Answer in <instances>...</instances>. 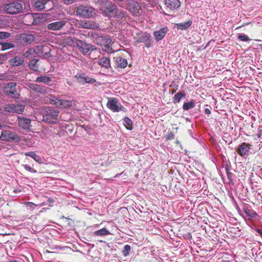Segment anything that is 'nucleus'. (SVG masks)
Instances as JSON below:
<instances>
[{"instance_id": "f257e3e1", "label": "nucleus", "mask_w": 262, "mask_h": 262, "mask_svg": "<svg viewBox=\"0 0 262 262\" xmlns=\"http://www.w3.org/2000/svg\"><path fill=\"white\" fill-rule=\"evenodd\" d=\"M101 5L100 11L103 12L107 16H115L118 17H122L124 16L123 13L120 12L119 14H117V6L116 5L108 0H101L100 1Z\"/></svg>"}, {"instance_id": "f03ea898", "label": "nucleus", "mask_w": 262, "mask_h": 262, "mask_svg": "<svg viewBox=\"0 0 262 262\" xmlns=\"http://www.w3.org/2000/svg\"><path fill=\"white\" fill-rule=\"evenodd\" d=\"M4 12L7 14L15 15L23 13V4L21 0H10L3 5Z\"/></svg>"}, {"instance_id": "7ed1b4c3", "label": "nucleus", "mask_w": 262, "mask_h": 262, "mask_svg": "<svg viewBox=\"0 0 262 262\" xmlns=\"http://www.w3.org/2000/svg\"><path fill=\"white\" fill-rule=\"evenodd\" d=\"M66 42L67 44L72 45V43L76 44L78 49L84 55H85L90 51H94L96 50L95 46L91 44H88L85 42L81 40L76 39L75 37H70L66 39H64Z\"/></svg>"}, {"instance_id": "20e7f679", "label": "nucleus", "mask_w": 262, "mask_h": 262, "mask_svg": "<svg viewBox=\"0 0 262 262\" xmlns=\"http://www.w3.org/2000/svg\"><path fill=\"white\" fill-rule=\"evenodd\" d=\"M76 15L83 18H91L97 15V10L89 5H80L76 8Z\"/></svg>"}, {"instance_id": "39448f33", "label": "nucleus", "mask_w": 262, "mask_h": 262, "mask_svg": "<svg viewBox=\"0 0 262 262\" xmlns=\"http://www.w3.org/2000/svg\"><path fill=\"white\" fill-rule=\"evenodd\" d=\"M59 113L56 110L46 109L43 112L42 121L48 123H55L57 122Z\"/></svg>"}, {"instance_id": "423d86ee", "label": "nucleus", "mask_w": 262, "mask_h": 262, "mask_svg": "<svg viewBox=\"0 0 262 262\" xmlns=\"http://www.w3.org/2000/svg\"><path fill=\"white\" fill-rule=\"evenodd\" d=\"M0 139L7 142H19L21 140V138L14 132L4 130L1 133Z\"/></svg>"}, {"instance_id": "0eeeda50", "label": "nucleus", "mask_w": 262, "mask_h": 262, "mask_svg": "<svg viewBox=\"0 0 262 262\" xmlns=\"http://www.w3.org/2000/svg\"><path fill=\"white\" fill-rule=\"evenodd\" d=\"M4 93L14 99L19 98V95L16 91V84L14 82H9L4 88Z\"/></svg>"}, {"instance_id": "6e6552de", "label": "nucleus", "mask_w": 262, "mask_h": 262, "mask_svg": "<svg viewBox=\"0 0 262 262\" xmlns=\"http://www.w3.org/2000/svg\"><path fill=\"white\" fill-rule=\"evenodd\" d=\"M25 110V106L21 104H6L4 106V110L9 113L21 114Z\"/></svg>"}, {"instance_id": "1a4fd4ad", "label": "nucleus", "mask_w": 262, "mask_h": 262, "mask_svg": "<svg viewBox=\"0 0 262 262\" xmlns=\"http://www.w3.org/2000/svg\"><path fill=\"white\" fill-rule=\"evenodd\" d=\"M78 27L86 29L96 30L99 28V25L92 20H80L78 23Z\"/></svg>"}, {"instance_id": "9d476101", "label": "nucleus", "mask_w": 262, "mask_h": 262, "mask_svg": "<svg viewBox=\"0 0 262 262\" xmlns=\"http://www.w3.org/2000/svg\"><path fill=\"white\" fill-rule=\"evenodd\" d=\"M107 107L114 112L124 111V107L118 103V100L115 98H110L107 103Z\"/></svg>"}, {"instance_id": "9b49d317", "label": "nucleus", "mask_w": 262, "mask_h": 262, "mask_svg": "<svg viewBox=\"0 0 262 262\" xmlns=\"http://www.w3.org/2000/svg\"><path fill=\"white\" fill-rule=\"evenodd\" d=\"M51 103L55 105L57 107L61 108H69L72 106V101L54 98L51 100Z\"/></svg>"}, {"instance_id": "f8f14e48", "label": "nucleus", "mask_w": 262, "mask_h": 262, "mask_svg": "<svg viewBox=\"0 0 262 262\" xmlns=\"http://www.w3.org/2000/svg\"><path fill=\"white\" fill-rule=\"evenodd\" d=\"M35 37L33 35L31 34H21L18 38V41L23 46L30 44L34 41Z\"/></svg>"}, {"instance_id": "ddd939ff", "label": "nucleus", "mask_w": 262, "mask_h": 262, "mask_svg": "<svg viewBox=\"0 0 262 262\" xmlns=\"http://www.w3.org/2000/svg\"><path fill=\"white\" fill-rule=\"evenodd\" d=\"M74 78L78 83L83 84L85 83H93L96 81L95 79L86 76L84 73L77 74L75 75Z\"/></svg>"}, {"instance_id": "4468645a", "label": "nucleus", "mask_w": 262, "mask_h": 262, "mask_svg": "<svg viewBox=\"0 0 262 262\" xmlns=\"http://www.w3.org/2000/svg\"><path fill=\"white\" fill-rule=\"evenodd\" d=\"M29 88L35 92L41 94H45L51 91V89L49 88L37 84H30Z\"/></svg>"}, {"instance_id": "2eb2a0df", "label": "nucleus", "mask_w": 262, "mask_h": 262, "mask_svg": "<svg viewBox=\"0 0 262 262\" xmlns=\"http://www.w3.org/2000/svg\"><path fill=\"white\" fill-rule=\"evenodd\" d=\"M166 9L169 11H174L179 8L181 2L179 0H164Z\"/></svg>"}, {"instance_id": "dca6fc26", "label": "nucleus", "mask_w": 262, "mask_h": 262, "mask_svg": "<svg viewBox=\"0 0 262 262\" xmlns=\"http://www.w3.org/2000/svg\"><path fill=\"white\" fill-rule=\"evenodd\" d=\"M136 41L137 43L144 42L146 47L149 48L151 45V36L149 34L145 33L138 37Z\"/></svg>"}, {"instance_id": "f3484780", "label": "nucleus", "mask_w": 262, "mask_h": 262, "mask_svg": "<svg viewBox=\"0 0 262 262\" xmlns=\"http://www.w3.org/2000/svg\"><path fill=\"white\" fill-rule=\"evenodd\" d=\"M66 20H61L59 21H55L49 24L47 26V28L50 30L57 31L60 30L67 23Z\"/></svg>"}, {"instance_id": "a211bd4d", "label": "nucleus", "mask_w": 262, "mask_h": 262, "mask_svg": "<svg viewBox=\"0 0 262 262\" xmlns=\"http://www.w3.org/2000/svg\"><path fill=\"white\" fill-rule=\"evenodd\" d=\"M50 49L48 46L41 45L38 46L36 49V53L38 56L46 57L49 54Z\"/></svg>"}, {"instance_id": "6ab92c4d", "label": "nucleus", "mask_w": 262, "mask_h": 262, "mask_svg": "<svg viewBox=\"0 0 262 262\" xmlns=\"http://www.w3.org/2000/svg\"><path fill=\"white\" fill-rule=\"evenodd\" d=\"M250 146L249 144L243 143L238 146L237 152L241 156H244L249 152Z\"/></svg>"}, {"instance_id": "aec40b11", "label": "nucleus", "mask_w": 262, "mask_h": 262, "mask_svg": "<svg viewBox=\"0 0 262 262\" xmlns=\"http://www.w3.org/2000/svg\"><path fill=\"white\" fill-rule=\"evenodd\" d=\"M113 59L117 67L125 68L127 66V61L123 57L119 56L114 57Z\"/></svg>"}, {"instance_id": "412c9836", "label": "nucleus", "mask_w": 262, "mask_h": 262, "mask_svg": "<svg viewBox=\"0 0 262 262\" xmlns=\"http://www.w3.org/2000/svg\"><path fill=\"white\" fill-rule=\"evenodd\" d=\"M19 126L24 129H28L31 123V120L29 118L24 117H18Z\"/></svg>"}, {"instance_id": "4be33fe9", "label": "nucleus", "mask_w": 262, "mask_h": 262, "mask_svg": "<svg viewBox=\"0 0 262 262\" xmlns=\"http://www.w3.org/2000/svg\"><path fill=\"white\" fill-rule=\"evenodd\" d=\"M10 65L13 67L19 66L23 64L24 60L23 57L19 56H15L9 61Z\"/></svg>"}, {"instance_id": "5701e85b", "label": "nucleus", "mask_w": 262, "mask_h": 262, "mask_svg": "<svg viewBox=\"0 0 262 262\" xmlns=\"http://www.w3.org/2000/svg\"><path fill=\"white\" fill-rule=\"evenodd\" d=\"M243 211L249 219H256L258 216L257 213L253 210L249 208L247 205H245L243 207Z\"/></svg>"}, {"instance_id": "b1692460", "label": "nucleus", "mask_w": 262, "mask_h": 262, "mask_svg": "<svg viewBox=\"0 0 262 262\" xmlns=\"http://www.w3.org/2000/svg\"><path fill=\"white\" fill-rule=\"evenodd\" d=\"M98 63L99 65L102 67L105 68L106 69H108V68L111 67L110 60L109 57H102L99 58H98Z\"/></svg>"}, {"instance_id": "393cba45", "label": "nucleus", "mask_w": 262, "mask_h": 262, "mask_svg": "<svg viewBox=\"0 0 262 262\" xmlns=\"http://www.w3.org/2000/svg\"><path fill=\"white\" fill-rule=\"evenodd\" d=\"M167 30V28H164L154 32V35L157 41L161 40L165 36Z\"/></svg>"}, {"instance_id": "a878e982", "label": "nucleus", "mask_w": 262, "mask_h": 262, "mask_svg": "<svg viewBox=\"0 0 262 262\" xmlns=\"http://www.w3.org/2000/svg\"><path fill=\"white\" fill-rule=\"evenodd\" d=\"M35 81L36 82L43 83L47 84L48 85H50V84L51 83V82L52 81V79H51V77H50L48 76H46V75H43V76H41L38 77L36 79Z\"/></svg>"}, {"instance_id": "bb28decb", "label": "nucleus", "mask_w": 262, "mask_h": 262, "mask_svg": "<svg viewBox=\"0 0 262 262\" xmlns=\"http://www.w3.org/2000/svg\"><path fill=\"white\" fill-rule=\"evenodd\" d=\"M49 1V0H37L34 4V7L38 11L42 10L45 8V5Z\"/></svg>"}, {"instance_id": "cd10ccee", "label": "nucleus", "mask_w": 262, "mask_h": 262, "mask_svg": "<svg viewBox=\"0 0 262 262\" xmlns=\"http://www.w3.org/2000/svg\"><path fill=\"white\" fill-rule=\"evenodd\" d=\"M38 59H33L30 60L28 63L29 68L35 72H38L39 65L37 63Z\"/></svg>"}, {"instance_id": "c85d7f7f", "label": "nucleus", "mask_w": 262, "mask_h": 262, "mask_svg": "<svg viewBox=\"0 0 262 262\" xmlns=\"http://www.w3.org/2000/svg\"><path fill=\"white\" fill-rule=\"evenodd\" d=\"M0 45L2 46L1 50L2 51L12 49L15 47L14 44L12 42L0 41Z\"/></svg>"}, {"instance_id": "c756f323", "label": "nucleus", "mask_w": 262, "mask_h": 262, "mask_svg": "<svg viewBox=\"0 0 262 262\" xmlns=\"http://www.w3.org/2000/svg\"><path fill=\"white\" fill-rule=\"evenodd\" d=\"M26 156H30L35 161L40 163L41 162V158L38 155H37L34 152L30 151L25 152L24 154Z\"/></svg>"}, {"instance_id": "7c9ffc66", "label": "nucleus", "mask_w": 262, "mask_h": 262, "mask_svg": "<svg viewBox=\"0 0 262 262\" xmlns=\"http://www.w3.org/2000/svg\"><path fill=\"white\" fill-rule=\"evenodd\" d=\"M191 24L192 21L191 20H188L187 22L177 24L176 25L178 28L181 30H185L188 29L191 25Z\"/></svg>"}, {"instance_id": "2f4dec72", "label": "nucleus", "mask_w": 262, "mask_h": 262, "mask_svg": "<svg viewBox=\"0 0 262 262\" xmlns=\"http://www.w3.org/2000/svg\"><path fill=\"white\" fill-rule=\"evenodd\" d=\"M110 234V231L105 228L96 231L94 232V234L96 236H104Z\"/></svg>"}, {"instance_id": "473e14b6", "label": "nucleus", "mask_w": 262, "mask_h": 262, "mask_svg": "<svg viewBox=\"0 0 262 262\" xmlns=\"http://www.w3.org/2000/svg\"><path fill=\"white\" fill-rule=\"evenodd\" d=\"M185 97V93L184 92H179L177 93L173 98V102L174 103H177L180 102L181 99L182 98H184Z\"/></svg>"}, {"instance_id": "72a5a7b5", "label": "nucleus", "mask_w": 262, "mask_h": 262, "mask_svg": "<svg viewBox=\"0 0 262 262\" xmlns=\"http://www.w3.org/2000/svg\"><path fill=\"white\" fill-rule=\"evenodd\" d=\"M35 53L36 51L35 49L31 48L24 53L23 56L25 58H31Z\"/></svg>"}, {"instance_id": "f704fd0d", "label": "nucleus", "mask_w": 262, "mask_h": 262, "mask_svg": "<svg viewBox=\"0 0 262 262\" xmlns=\"http://www.w3.org/2000/svg\"><path fill=\"white\" fill-rule=\"evenodd\" d=\"M102 46L108 48L112 44V39L108 36H103Z\"/></svg>"}, {"instance_id": "c9c22d12", "label": "nucleus", "mask_w": 262, "mask_h": 262, "mask_svg": "<svg viewBox=\"0 0 262 262\" xmlns=\"http://www.w3.org/2000/svg\"><path fill=\"white\" fill-rule=\"evenodd\" d=\"M124 125L128 130H132L133 129V122L132 120L128 117L124 118Z\"/></svg>"}, {"instance_id": "e433bc0d", "label": "nucleus", "mask_w": 262, "mask_h": 262, "mask_svg": "<svg viewBox=\"0 0 262 262\" xmlns=\"http://www.w3.org/2000/svg\"><path fill=\"white\" fill-rule=\"evenodd\" d=\"M195 106V103L194 101H191L189 102H185L183 105V108L185 111H188L189 109L192 108Z\"/></svg>"}, {"instance_id": "4c0bfd02", "label": "nucleus", "mask_w": 262, "mask_h": 262, "mask_svg": "<svg viewBox=\"0 0 262 262\" xmlns=\"http://www.w3.org/2000/svg\"><path fill=\"white\" fill-rule=\"evenodd\" d=\"M131 248L130 246L128 245H126L124 246L123 250H122V254L124 256H127L129 254V252L130 251Z\"/></svg>"}, {"instance_id": "58836bf2", "label": "nucleus", "mask_w": 262, "mask_h": 262, "mask_svg": "<svg viewBox=\"0 0 262 262\" xmlns=\"http://www.w3.org/2000/svg\"><path fill=\"white\" fill-rule=\"evenodd\" d=\"M237 38L238 40L243 41H247L250 40L249 37L244 34H239Z\"/></svg>"}, {"instance_id": "ea45409f", "label": "nucleus", "mask_w": 262, "mask_h": 262, "mask_svg": "<svg viewBox=\"0 0 262 262\" xmlns=\"http://www.w3.org/2000/svg\"><path fill=\"white\" fill-rule=\"evenodd\" d=\"M10 35V33L7 32H0V39L8 38Z\"/></svg>"}, {"instance_id": "a19ab883", "label": "nucleus", "mask_w": 262, "mask_h": 262, "mask_svg": "<svg viewBox=\"0 0 262 262\" xmlns=\"http://www.w3.org/2000/svg\"><path fill=\"white\" fill-rule=\"evenodd\" d=\"M23 166L24 167V168L26 170H27L31 172L36 173L37 172V171L36 170L32 168L31 167H30V166H29L28 165H23Z\"/></svg>"}, {"instance_id": "79ce46f5", "label": "nucleus", "mask_w": 262, "mask_h": 262, "mask_svg": "<svg viewBox=\"0 0 262 262\" xmlns=\"http://www.w3.org/2000/svg\"><path fill=\"white\" fill-rule=\"evenodd\" d=\"M102 40H103V36H99L95 39V41L97 44H99L101 46H102Z\"/></svg>"}, {"instance_id": "37998d69", "label": "nucleus", "mask_w": 262, "mask_h": 262, "mask_svg": "<svg viewBox=\"0 0 262 262\" xmlns=\"http://www.w3.org/2000/svg\"><path fill=\"white\" fill-rule=\"evenodd\" d=\"M174 138V135L173 133H171L170 132L169 134H168V135H167V137H166V140H172Z\"/></svg>"}, {"instance_id": "c03bdc74", "label": "nucleus", "mask_w": 262, "mask_h": 262, "mask_svg": "<svg viewBox=\"0 0 262 262\" xmlns=\"http://www.w3.org/2000/svg\"><path fill=\"white\" fill-rule=\"evenodd\" d=\"M25 205L30 208H34V206H38V205H36L32 202H26Z\"/></svg>"}, {"instance_id": "a18cd8bd", "label": "nucleus", "mask_w": 262, "mask_h": 262, "mask_svg": "<svg viewBox=\"0 0 262 262\" xmlns=\"http://www.w3.org/2000/svg\"><path fill=\"white\" fill-rule=\"evenodd\" d=\"M75 0H63L64 3L67 5H70L73 3Z\"/></svg>"}, {"instance_id": "49530a36", "label": "nucleus", "mask_w": 262, "mask_h": 262, "mask_svg": "<svg viewBox=\"0 0 262 262\" xmlns=\"http://www.w3.org/2000/svg\"><path fill=\"white\" fill-rule=\"evenodd\" d=\"M6 59V54H0V60H5Z\"/></svg>"}, {"instance_id": "de8ad7c7", "label": "nucleus", "mask_w": 262, "mask_h": 262, "mask_svg": "<svg viewBox=\"0 0 262 262\" xmlns=\"http://www.w3.org/2000/svg\"><path fill=\"white\" fill-rule=\"evenodd\" d=\"M205 113L206 114V115H210L211 114V111L209 108H206L205 109Z\"/></svg>"}, {"instance_id": "09e8293b", "label": "nucleus", "mask_w": 262, "mask_h": 262, "mask_svg": "<svg viewBox=\"0 0 262 262\" xmlns=\"http://www.w3.org/2000/svg\"><path fill=\"white\" fill-rule=\"evenodd\" d=\"M54 201V200L51 198H49L48 200V203H53Z\"/></svg>"}, {"instance_id": "8fccbe9b", "label": "nucleus", "mask_w": 262, "mask_h": 262, "mask_svg": "<svg viewBox=\"0 0 262 262\" xmlns=\"http://www.w3.org/2000/svg\"><path fill=\"white\" fill-rule=\"evenodd\" d=\"M113 1L117 3H119L123 1V0H113Z\"/></svg>"}, {"instance_id": "3c124183", "label": "nucleus", "mask_w": 262, "mask_h": 262, "mask_svg": "<svg viewBox=\"0 0 262 262\" xmlns=\"http://www.w3.org/2000/svg\"><path fill=\"white\" fill-rule=\"evenodd\" d=\"M45 205V203H42V204H41L39 205V206L40 207H41V206H44Z\"/></svg>"}, {"instance_id": "603ef678", "label": "nucleus", "mask_w": 262, "mask_h": 262, "mask_svg": "<svg viewBox=\"0 0 262 262\" xmlns=\"http://www.w3.org/2000/svg\"><path fill=\"white\" fill-rule=\"evenodd\" d=\"M8 262H18V261H17L16 260H10V261H9Z\"/></svg>"}, {"instance_id": "864d4df0", "label": "nucleus", "mask_w": 262, "mask_h": 262, "mask_svg": "<svg viewBox=\"0 0 262 262\" xmlns=\"http://www.w3.org/2000/svg\"><path fill=\"white\" fill-rule=\"evenodd\" d=\"M3 127V125L0 123V129H2Z\"/></svg>"}, {"instance_id": "5fc2aeb1", "label": "nucleus", "mask_w": 262, "mask_h": 262, "mask_svg": "<svg viewBox=\"0 0 262 262\" xmlns=\"http://www.w3.org/2000/svg\"><path fill=\"white\" fill-rule=\"evenodd\" d=\"M176 143L179 144H180V142L179 141H177Z\"/></svg>"}, {"instance_id": "6e6d98bb", "label": "nucleus", "mask_w": 262, "mask_h": 262, "mask_svg": "<svg viewBox=\"0 0 262 262\" xmlns=\"http://www.w3.org/2000/svg\"><path fill=\"white\" fill-rule=\"evenodd\" d=\"M241 27H242V26H239V27H237V28H236V29H239V28H241Z\"/></svg>"}, {"instance_id": "4d7b16f0", "label": "nucleus", "mask_w": 262, "mask_h": 262, "mask_svg": "<svg viewBox=\"0 0 262 262\" xmlns=\"http://www.w3.org/2000/svg\"><path fill=\"white\" fill-rule=\"evenodd\" d=\"M228 178H229V179H230L231 176H230V174H228Z\"/></svg>"}, {"instance_id": "13d9d810", "label": "nucleus", "mask_w": 262, "mask_h": 262, "mask_svg": "<svg viewBox=\"0 0 262 262\" xmlns=\"http://www.w3.org/2000/svg\"><path fill=\"white\" fill-rule=\"evenodd\" d=\"M178 86L177 85L176 86V90L178 89Z\"/></svg>"}, {"instance_id": "bf43d9fd", "label": "nucleus", "mask_w": 262, "mask_h": 262, "mask_svg": "<svg viewBox=\"0 0 262 262\" xmlns=\"http://www.w3.org/2000/svg\"><path fill=\"white\" fill-rule=\"evenodd\" d=\"M261 48L262 49V45H261Z\"/></svg>"}]
</instances>
